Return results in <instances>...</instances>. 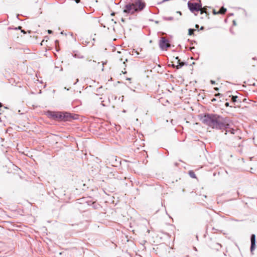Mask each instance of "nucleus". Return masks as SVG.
Segmentation results:
<instances>
[{"mask_svg":"<svg viewBox=\"0 0 257 257\" xmlns=\"http://www.w3.org/2000/svg\"><path fill=\"white\" fill-rule=\"evenodd\" d=\"M213 13H214V14H217V13H216V12H215V11L214 10L213 11Z\"/></svg>","mask_w":257,"mask_h":257,"instance_id":"bb28decb","label":"nucleus"},{"mask_svg":"<svg viewBox=\"0 0 257 257\" xmlns=\"http://www.w3.org/2000/svg\"><path fill=\"white\" fill-rule=\"evenodd\" d=\"M78 81H79L78 79H76V82L75 83H74V84H75L77 82H78Z\"/></svg>","mask_w":257,"mask_h":257,"instance_id":"b1692460","label":"nucleus"},{"mask_svg":"<svg viewBox=\"0 0 257 257\" xmlns=\"http://www.w3.org/2000/svg\"><path fill=\"white\" fill-rule=\"evenodd\" d=\"M195 30L192 29H189L188 30V35L191 36L193 34Z\"/></svg>","mask_w":257,"mask_h":257,"instance_id":"f8f14e48","label":"nucleus"},{"mask_svg":"<svg viewBox=\"0 0 257 257\" xmlns=\"http://www.w3.org/2000/svg\"><path fill=\"white\" fill-rule=\"evenodd\" d=\"M237 98V96H232V98H231L232 101L233 102H236V98Z\"/></svg>","mask_w":257,"mask_h":257,"instance_id":"dca6fc26","label":"nucleus"},{"mask_svg":"<svg viewBox=\"0 0 257 257\" xmlns=\"http://www.w3.org/2000/svg\"><path fill=\"white\" fill-rule=\"evenodd\" d=\"M188 6L190 11L192 12L195 11L198 12L200 11V13L202 14L203 13H206L204 10H202V5L198 3H192L190 2L188 3Z\"/></svg>","mask_w":257,"mask_h":257,"instance_id":"f03ea898","label":"nucleus"},{"mask_svg":"<svg viewBox=\"0 0 257 257\" xmlns=\"http://www.w3.org/2000/svg\"><path fill=\"white\" fill-rule=\"evenodd\" d=\"M49 115L51 116L53 118H56V117H54L53 115H55L54 113H60V112H52V111H49L48 112Z\"/></svg>","mask_w":257,"mask_h":257,"instance_id":"4468645a","label":"nucleus"},{"mask_svg":"<svg viewBox=\"0 0 257 257\" xmlns=\"http://www.w3.org/2000/svg\"><path fill=\"white\" fill-rule=\"evenodd\" d=\"M189 174L191 178H196V175H195V174L194 172H193L192 171H190L189 172Z\"/></svg>","mask_w":257,"mask_h":257,"instance_id":"9b49d317","label":"nucleus"},{"mask_svg":"<svg viewBox=\"0 0 257 257\" xmlns=\"http://www.w3.org/2000/svg\"><path fill=\"white\" fill-rule=\"evenodd\" d=\"M251 246L250 251L252 252L255 249V235L254 234H251L250 237Z\"/></svg>","mask_w":257,"mask_h":257,"instance_id":"423d86ee","label":"nucleus"},{"mask_svg":"<svg viewBox=\"0 0 257 257\" xmlns=\"http://www.w3.org/2000/svg\"><path fill=\"white\" fill-rule=\"evenodd\" d=\"M163 19L166 21H172L174 20V18L172 17H164Z\"/></svg>","mask_w":257,"mask_h":257,"instance_id":"ddd939ff","label":"nucleus"},{"mask_svg":"<svg viewBox=\"0 0 257 257\" xmlns=\"http://www.w3.org/2000/svg\"><path fill=\"white\" fill-rule=\"evenodd\" d=\"M220 95V93H218L217 94H216V96H219V95Z\"/></svg>","mask_w":257,"mask_h":257,"instance_id":"c85d7f7f","label":"nucleus"},{"mask_svg":"<svg viewBox=\"0 0 257 257\" xmlns=\"http://www.w3.org/2000/svg\"><path fill=\"white\" fill-rule=\"evenodd\" d=\"M226 11V9L224 7L221 8L220 10L217 12V14H224Z\"/></svg>","mask_w":257,"mask_h":257,"instance_id":"9d476101","label":"nucleus"},{"mask_svg":"<svg viewBox=\"0 0 257 257\" xmlns=\"http://www.w3.org/2000/svg\"><path fill=\"white\" fill-rule=\"evenodd\" d=\"M204 29V27L203 26H202L201 28H200V30H202Z\"/></svg>","mask_w":257,"mask_h":257,"instance_id":"5701e85b","label":"nucleus"},{"mask_svg":"<svg viewBox=\"0 0 257 257\" xmlns=\"http://www.w3.org/2000/svg\"><path fill=\"white\" fill-rule=\"evenodd\" d=\"M174 59L177 60V65L175 66V65H173V67H176L177 69H179L181 68L182 66H183L184 65H187V63L183 62H181L180 60L179 59L178 57H174Z\"/></svg>","mask_w":257,"mask_h":257,"instance_id":"0eeeda50","label":"nucleus"},{"mask_svg":"<svg viewBox=\"0 0 257 257\" xmlns=\"http://www.w3.org/2000/svg\"><path fill=\"white\" fill-rule=\"evenodd\" d=\"M195 28H199V25H197V24H196V25H195Z\"/></svg>","mask_w":257,"mask_h":257,"instance_id":"4be33fe9","label":"nucleus"},{"mask_svg":"<svg viewBox=\"0 0 257 257\" xmlns=\"http://www.w3.org/2000/svg\"><path fill=\"white\" fill-rule=\"evenodd\" d=\"M225 106H226V107L229 106V102H226V103H225Z\"/></svg>","mask_w":257,"mask_h":257,"instance_id":"f3484780","label":"nucleus"},{"mask_svg":"<svg viewBox=\"0 0 257 257\" xmlns=\"http://www.w3.org/2000/svg\"><path fill=\"white\" fill-rule=\"evenodd\" d=\"M22 32H23L24 33H25V32L24 30H22Z\"/></svg>","mask_w":257,"mask_h":257,"instance_id":"c756f323","label":"nucleus"},{"mask_svg":"<svg viewBox=\"0 0 257 257\" xmlns=\"http://www.w3.org/2000/svg\"><path fill=\"white\" fill-rule=\"evenodd\" d=\"M120 61H122V58H121V59H120Z\"/></svg>","mask_w":257,"mask_h":257,"instance_id":"473e14b6","label":"nucleus"},{"mask_svg":"<svg viewBox=\"0 0 257 257\" xmlns=\"http://www.w3.org/2000/svg\"><path fill=\"white\" fill-rule=\"evenodd\" d=\"M214 89H215V90H218V88L217 87H216V88H215Z\"/></svg>","mask_w":257,"mask_h":257,"instance_id":"cd10ccee","label":"nucleus"},{"mask_svg":"<svg viewBox=\"0 0 257 257\" xmlns=\"http://www.w3.org/2000/svg\"><path fill=\"white\" fill-rule=\"evenodd\" d=\"M76 3H79L80 2V0H75Z\"/></svg>","mask_w":257,"mask_h":257,"instance_id":"aec40b11","label":"nucleus"},{"mask_svg":"<svg viewBox=\"0 0 257 257\" xmlns=\"http://www.w3.org/2000/svg\"><path fill=\"white\" fill-rule=\"evenodd\" d=\"M137 11V9L136 7L135 4H127L125 5V8L123 10V12L127 14H133L134 12Z\"/></svg>","mask_w":257,"mask_h":257,"instance_id":"20e7f679","label":"nucleus"},{"mask_svg":"<svg viewBox=\"0 0 257 257\" xmlns=\"http://www.w3.org/2000/svg\"><path fill=\"white\" fill-rule=\"evenodd\" d=\"M159 46L162 50H167V48L170 47L171 45L168 40L165 37H162L160 40Z\"/></svg>","mask_w":257,"mask_h":257,"instance_id":"7ed1b4c3","label":"nucleus"},{"mask_svg":"<svg viewBox=\"0 0 257 257\" xmlns=\"http://www.w3.org/2000/svg\"><path fill=\"white\" fill-rule=\"evenodd\" d=\"M132 55H136V56H138L139 55V53L138 52V51L134 50L133 51V54Z\"/></svg>","mask_w":257,"mask_h":257,"instance_id":"2eb2a0df","label":"nucleus"},{"mask_svg":"<svg viewBox=\"0 0 257 257\" xmlns=\"http://www.w3.org/2000/svg\"><path fill=\"white\" fill-rule=\"evenodd\" d=\"M233 24H234V25H235V22L234 21H233Z\"/></svg>","mask_w":257,"mask_h":257,"instance_id":"7c9ffc66","label":"nucleus"},{"mask_svg":"<svg viewBox=\"0 0 257 257\" xmlns=\"http://www.w3.org/2000/svg\"><path fill=\"white\" fill-rule=\"evenodd\" d=\"M237 132V130H234L233 128H228L226 131L225 134H227V133H230L231 134H235Z\"/></svg>","mask_w":257,"mask_h":257,"instance_id":"1a4fd4ad","label":"nucleus"},{"mask_svg":"<svg viewBox=\"0 0 257 257\" xmlns=\"http://www.w3.org/2000/svg\"><path fill=\"white\" fill-rule=\"evenodd\" d=\"M135 6L136 7L137 6H138L139 7V9L140 10H142L143 9V8H144L145 7V4L144 3H143L141 0H138L136 2V4H135Z\"/></svg>","mask_w":257,"mask_h":257,"instance_id":"6e6552de","label":"nucleus"},{"mask_svg":"<svg viewBox=\"0 0 257 257\" xmlns=\"http://www.w3.org/2000/svg\"><path fill=\"white\" fill-rule=\"evenodd\" d=\"M3 106V104L1 102H0V107H2Z\"/></svg>","mask_w":257,"mask_h":257,"instance_id":"a878e982","label":"nucleus"},{"mask_svg":"<svg viewBox=\"0 0 257 257\" xmlns=\"http://www.w3.org/2000/svg\"><path fill=\"white\" fill-rule=\"evenodd\" d=\"M202 121L210 127L217 130L227 129L229 125V120L227 117H223L217 114H205Z\"/></svg>","mask_w":257,"mask_h":257,"instance_id":"f257e3e1","label":"nucleus"},{"mask_svg":"<svg viewBox=\"0 0 257 257\" xmlns=\"http://www.w3.org/2000/svg\"><path fill=\"white\" fill-rule=\"evenodd\" d=\"M177 13L179 14V15H182L181 12H179V11L177 12Z\"/></svg>","mask_w":257,"mask_h":257,"instance_id":"412c9836","label":"nucleus"},{"mask_svg":"<svg viewBox=\"0 0 257 257\" xmlns=\"http://www.w3.org/2000/svg\"><path fill=\"white\" fill-rule=\"evenodd\" d=\"M54 114L55 115H53L54 117H58L59 118H63L65 120H68V118L71 117V114L68 112H60V113Z\"/></svg>","mask_w":257,"mask_h":257,"instance_id":"39448f33","label":"nucleus"},{"mask_svg":"<svg viewBox=\"0 0 257 257\" xmlns=\"http://www.w3.org/2000/svg\"><path fill=\"white\" fill-rule=\"evenodd\" d=\"M48 33L50 34H52L53 33L52 31V30H48Z\"/></svg>","mask_w":257,"mask_h":257,"instance_id":"a211bd4d","label":"nucleus"},{"mask_svg":"<svg viewBox=\"0 0 257 257\" xmlns=\"http://www.w3.org/2000/svg\"><path fill=\"white\" fill-rule=\"evenodd\" d=\"M216 244H217V245L220 246V244H218V243H217Z\"/></svg>","mask_w":257,"mask_h":257,"instance_id":"2f4dec72","label":"nucleus"},{"mask_svg":"<svg viewBox=\"0 0 257 257\" xmlns=\"http://www.w3.org/2000/svg\"><path fill=\"white\" fill-rule=\"evenodd\" d=\"M138 0H136V2Z\"/></svg>","mask_w":257,"mask_h":257,"instance_id":"72a5a7b5","label":"nucleus"},{"mask_svg":"<svg viewBox=\"0 0 257 257\" xmlns=\"http://www.w3.org/2000/svg\"><path fill=\"white\" fill-rule=\"evenodd\" d=\"M210 82L212 84H214L215 83V81H213V80H211Z\"/></svg>","mask_w":257,"mask_h":257,"instance_id":"6ab92c4d","label":"nucleus"},{"mask_svg":"<svg viewBox=\"0 0 257 257\" xmlns=\"http://www.w3.org/2000/svg\"><path fill=\"white\" fill-rule=\"evenodd\" d=\"M215 100H216V99H215V98H213V99H212V101H215Z\"/></svg>","mask_w":257,"mask_h":257,"instance_id":"393cba45","label":"nucleus"}]
</instances>
